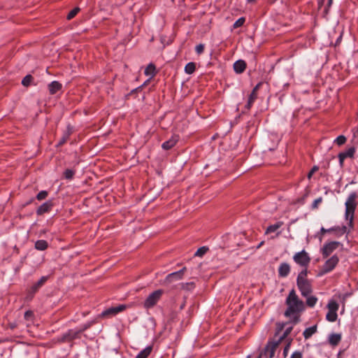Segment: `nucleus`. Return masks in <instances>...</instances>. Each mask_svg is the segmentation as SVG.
<instances>
[{
    "instance_id": "obj_32",
    "label": "nucleus",
    "mask_w": 358,
    "mask_h": 358,
    "mask_svg": "<svg viewBox=\"0 0 358 358\" xmlns=\"http://www.w3.org/2000/svg\"><path fill=\"white\" fill-rule=\"evenodd\" d=\"M292 329V327L287 328L285 331L283 332V334L278 338V340L281 343L284 339H285L288 336V335L291 333Z\"/></svg>"
},
{
    "instance_id": "obj_24",
    "label": "nucleus",
    "mask_w": 358,
    "mask_h": 358,
    "mask_svg": "<svg viewBox=\"0 0 358 358\" xmlns=\"http://www.w3.org/2000/svg\"><path fill=\"white\" fill-rule=\"evenodd\" d=\"M283 224L282 222H278L274 224H271L268 226L266 230V234H271L277 231L279 228H280Z\"/></svg>"
},
{
    "instance_id": "obj_11",
    "label": "nucleus",
    "mask_w": 358,
    "mask_h": 358,
    "mask_svg": "<svg viewBox=\"0 0 358 358\" xmlns=\"http://www.w3.org/2000/svg\"><path fill=\"white\" fill-rule=\"evenodd\" d=\"M125 305H120L116 307L110 308L102 313V316H107L109 315H115L120 312H122L126 309Z\"/></svg>"
},
{
    "instance_id": "obj_31",
    "label": "nucleus",
    "mask_w": 358,
    "mask_h": 358,
    "mask_svg": "<svg viewBox=\"0 0 358 358\" xmlns=\"http://www.w3.org/2000/svg\"><path fill=\"white\" fill-rule=\"evenodd\" d=\"M181 288L186 290H192L195 287V284L193 282H182L181 283Z\"/></svg>"
},
{
    "instance_id": "obj_13",
    "label": "nucleus",
    "mask_w": 358,
    "mask_h": 358,
    "mask_svg": "<svg viewBox=\"0 0 358 358\" xmlns=\"http://www.w3.org/2000/svg\"><path fill=\"white\" fill-rule=\"evenodd\" d=\"M157 303V290L154 291L145 301L144 307L150 308L153 307Z\"/></svg>"
},
{
    "instance_id": "obj_8",
    "label": "nucleus",
    "mask_w": 358,
    "mask_h": 358,
    "mask_svg": "<svg viewBox=\"0 0 358 358\" xmlns=\"http://www.w3.org/2000/svg\"><path fill=\"white\" fill-rule=\"evenodd\" d=\"M80 331H69L66 334H64L60 338L58 339L61 343H69L77 338Z\"/></svg>"
},
{
    "instance_id": "obj_12",
    "label": "nucleus",
    "mask_w": 358,
    "mask_h": 358,
    "mask_svg": "<svg viewBox=\"0 0 358 358\" xmlns=\"http://www.w3.org/2000/svg\"><path fill=\"white\" fill-rule=\"evenodd\" d=\"M290 273V266L286 263H281L278 268V275L280 278L287 277Z\"/></svg>"
},
{
    "instance_id": "obj_50",
    "label": "nucleus",
    "mask_w": 358,
    "mask_h": 358,
    "mask_svg": "<svg viewBox=\"0 0 358 358\" xmlns=\"http://www.w3.org/2000/svg\"><path fill=\"white\" fill-rule=\"evenodd\" d=\"M332 2H333V0H328V3H327V7H326V8L324 10L325 13H328L329 8L331 7V6L332 4Z\"/></svg>"
},
{
    "instance_id": "obj_21",
    "label": "nucleus",
    "mask_w": 358,
    "mask_h": 358,
    "mask_svg": "<svg viewBox=\"0 0 358 358\" xmlns=\"http://www.w3.org/2000/svg\"><path fill=\"white\" fill-rule=\"evenodd\" d=\"M49 91L51 94H55L61 90L62 85L57 81H53L48 85Z\"/></svg>"
},
{
    "instance_id": "obj_61",
    "label": "nucleus",
    "mask_w": 358,
    "mask_h": 358,
    "mask_svg": "<svg viewBox=\"0 0 358 358\" xmlns=\"http://www.w3.org/2000/svg\"><path fill=\"white\" fill-rule=\"evenodd\" d=\"M262 243H259V245H258V248H260V245H262Z\"/></svg>"
},
{
    "instance_id": "obj_30",
    "label": "nucleus",
    "mask_w": 358,
    "mask_h": 358,
    "mask_svg": "<svg viewBox=\"0 0 358 358\" xmlns=\"http://www.w3.org/2000/svg\"><path fill=\"white\" fill-rule=\"evenodd\" d=\"M338 318V315L336 312H331L328 311V313L326 315V319L327 321L334 322H335Z\"/></svg>"
},
{
    "instance_id": "obj_51",
    "label": "nucleus",
    "mask_w": 358,
    "mask_h": 358,
    "mask_svg": "<svg viewBox=\"0 0 358 358\" xmlns=\"http://www.w3.org/2000/svg\"><path fill=\"white\" fill-rule=\"evenodd\" d=\"M69 138V134H66L65 136H64V137L60 140V141L59 142V145H61L64 144V143L66 141V140H67V138Z\"/></svg>"
},
{
    "instance_id": "obj_39",
    "label": "nucleus",
    "mask_w": 358,
    "mask_h": 358,
    "mask_svg": "<svg viewBox=\"0 0 358 358\" xmlns=\"http://www.w3.org/2000/svg\"><path fill=\"white\" fill-rule=\"evenodd\" d=\"M245 19L244 17H240L234 24L233 27L234 29L238 28L243 25Z\"/></svg>"
},
{
    "instance_id": "obj_52",
    "label": "nucleus",
    "mask_w": 358,
    "mask_h": 358,
    "mask_svg": "<svg viewBox=\"0 0 358 358\" xmlns=\"http://www.w3.org/2000/svg\"><path fill=\"white\" fill-rule=\"evenodd\" d=\"M262 83H259L252 90V92L257 93L258 90L259 89L260 86L262 85Z\"/></svg>"
},
{
    "instance_id": "obj_60",
    "label": "nucleus",
    "mask_w": 358,
    "mask_h": 358,
    "mask_svg": "<svg viewBox=\"0 0 358 358\" xmlns=\"http://www.w3.org/2000/svg\"><path fill=\"white\" fill-rule=\"evenodd\" d=\"M262 355H263L262 354L260 355L257 358H261L262 357Z\"/></svg>"
},
{
    "instance_id": "obj_43",
    "label": "nucleus",
    "mask_w": 358,
    "mask_h": 358,
    "mask_svg": "<svg viewBox=\"0 0 358 358\" xmlns=\"http://www.w3.org/2000/svg\"><path fill=\"white\" fill-rule=\"evenodd\" d=\"M204 50V45L203 44H199L195 48V51L197 54L201 55L203 53Z\"/></svg>"
},
{
    "instance_id": "obj_23",
    "label": "nucleus",
    "mask_w": 358,
    "mask_h": 358,
    "mask_svg": "<svg viewBox=\"0 0 358 358\" xmlns=\"http://www.w3.org/2000/svg\"><path fill=\"white\" fill-rule=\"evenodd\" d=\"M257 99V93L251 92V93L248 97V103L245 105V108L248 110L250 109Z\"/></svg>"
},
{
    "instance_id": "obj_45",
    "label": "nucleus",
    "mask_w": 358,
    "mask_h": 358,
    "mask_svg": "<svg viewBox=\"0 0 358 358\" xmlns=\"http://www.w3.org/2000/svg\"><path fill=\"white\" fill-rule=\"evenodd\" d=\"M34 317V313L32 310H27L24 313V318L26 320H29L30 318Z\"/></svg>"
},
{
    "instance_id": "obj_48",
    "label": "nucleus",
    "mask_w": 358,
    "mask_h": 358,
    "mask_svg": "<svg viewBox=\"0 0 358 358\" xmlns=\"http://www.w3.org/2000/svg\"><path fill=\"white\" fill-rule=\"evenodd\" d=\"M294 315V317H293V320H292V322L294 324H297L300 322V314H295V315Z\"/></svg>"
},
{
    "instance_id": "obj_35",
    "label": "nucleus",
    "mask_w": 358,
    "mask_h": 358,
    "mask_svg": "<svg viewBox=\"0 0 358 358\" xmlns=\"http://www.w3.org/2000/svg\"><path fill=\"white\" fill-rule=\"evenodd\" d=\"M346 137L343 135L338 136L334 141L338 145H342L346 142Z\"/></svg>"
},
{
    "instance_id": "obj_19",
    "label": "nucleus",
    "mask_w": 358,
    "mask_h": 358,
    "mask_svg": "<svg viewBox=\"0 0 358 358\" xmlns=\"http://www.w3.org/2000/svg\"><path fill=\"white\" fill-rule=\"evenodd\" d=\"M341 340V335L339 334H331L329 337V343L333 345H337Z\"/></svg>"
},
{
    "instance_id": "obj_59",
    "label": "nucleus",
    "mask_w": 358,
    "mask_h": 358,
    "mask_svg": "<svg viewBox=\"0 0 358 358\" xmlns=\"http://www.w3.org/2000/svg\"><path fill=\"white\" fill-rule=\"evenodd\" d=\"M154 41V37H152V38L150 39V41Z\"/></svg>"
},
{
    "instance_id": "obj_9",
    "label": "nucleus",
    "mask_w": 358,
    "mask_h": 358,
    "mask_svg": "<svg viewBox=\"0 0 358 358\" xmlns=\"http://www.w3.org/2000/svg\"><path fill=\"white\" fill-rule=\"evenodd\" d=\"M297 287L303 296H308L312 292V286L309 281L297 285Z\"/></svg>"
},
{
    "instance_id": "obj_47",
    "label": "nucleus",
    "mask_w": 358,
    "mask_h": 358,
    "mask_svg": "<svg viewBox=\"0 0 358 358\" xmlns=\"http://www.w3.org/2000/svg\"><path fill=\"white\" fill-rule=\"evenodd\" d=\"M291 358H302V353L299 351H295L291 355Z\"/></svg>"
},
{
    "instance_id": "obj_2",
    "label": "nucleus",
    "mask_w": 358,
    "mask_h": 358,
    "mask_svg": "<svg viewBox=\"0 0 358 358\" xmlns=\"http://www.w3.org/2000/svg\"><path fill=\"white\" fill-rule=\"evenodd\" d=\"M357 193L352 192L350 194L345 201V217L347 220H349V225L352 227L353 225L354 213L357 206L356 199Z\"/></svg>"
},
{
    "instance_id": "obj_7",
    "label": "nucleus",
    "mask_w": 358,
    "mask_h": 358,
    "mask_svg": "<svg viewBox=\"0 0 358 358\" xmlns=\"http://www.w3.org/2000/svg\"><path fill=\"white\" fill-rule=\"evenodd\" d=\"M355 153V148L351 147L345 152H340L338 155L341 167L343 166L344 160L346 158H353Z\"/></svg>"
},
{
    "instance_id": "obj_33",
    "label": "nucleus",
    "mask_w": 358,
    "mask_h": 358,
    "mask_svg": "<svg viewBox=\"0 0 358 358\" xmlns=\"http://www.w3.org/2000/svg\"><path fill=\"white\" fill-rule=\"evenodd\" d=\"M80 11V8L76 7L71 10L66 16L67 20H70L73 19Z\"/></svg>"
},
{
    "instance_id": "obj_4",
    "label": "nucleus",
    "mask_w": 358,
    "mask_h": 358,
    "mask_svg": "<svg viewBox=\"0 0 358 358\" xmlns=\"http://www.w3.org/2000/svg\"><path fill=\"white\" fill-rule=\"evenodd\" d=\"M293 259L297 264L300 265L305 268H307V266L309 265L310 262V257L308 254L303 250L301 252H296L294 257Z\"/></svg>"
},
{
    "instance_id": "obj_53",
    "label": "nucleus",
    "mask_w": 358,
    "mask_h": 358,
    "mask_svg": "<svg viewBox=\"0 0 358 358\" xmlns=\"http://www.w3.org/2000/svg\"><path fill=\"white\" fill-rule=\"evenodd\" d=\"M8 326L10 329H13L17 327V324L16 322H10L8 323Z\"/></svg>"
},
{
    "instance_id": "obj_5",
    "label": "nucleus",
    "mask_w": 358,
    "mask_h": 358,
    "mask_svg": "<svg viewBox=\"0 0 358 358\" xmlns=\"http://www.w3.org/2000/svg\"><path fill=\"white\" fill-rule=\"evenodd\" d=\"M339 262V258L337 255H333L329 259H327L322 266V271L320 272L318 275H322L331 271Z\"/></svg>"
},
{
    "instance_id": "obj_28",
    "label": "nucleus",
    "mask_w": 358,
    "mask_h": 358,
    "mask_svg": "<svg viewBox=\"0 0 358 358\" xmlns=\"http://www.w3.org/2000/svg\"><path fill=\"white\" fill-rule=\"evenodd\" d=\"M196 65L194 62H189L185 66V71L187 74H192L195 71Z\"/></svg>"
},
{
    "instance_id": "obj_29",
    "label": "nucleus",
    "mask_w": 358,
    "mask_h": 358,
    "mask_svg": "<svg viewBox=\"0 0 358 358\" xmlns=\"http://www.w3.org/2000/svg\"><path fill=\"white\" fill-rule=\"evenodd\" d=\"M306 305L309 307H314L317 301V298L314 296H306Z\"/></svg>"
},
{
    "instance_id": "obj_27",
    "label": "nucleus",
    "mask_w": 358,
    "mask_h": 358,
    "mask_svg": "<svg viewBox=\"0 0 358 358\" xmlns=\"http://www.w3.org/2000/svg\"><path fill=\"white\" fill-rule=\"evenodd\" d=\"M338 307H339V306H338V303L334 300H331L327 304V308L329 309V311L337 313V310H338Z\"/></svg>"
},
{
    "instance_id": "obj_55",
    "label": "nucleus",
    "mask_w": 358,
    "mask_h": 358,
    "mask_svg": "<svg viewBox=\"0 0 358 358\" xmlns=\"http://www.w3.org/2000/svg\"><path fill=\"white\" fill-rule=\"evenodd\" d=\"M14 250L15 251V252L17 254L20 253V250H19V248L16 245L14 247Z\"/></svg>"
},
{
    "instance_id": "obj_16",
    "label": "nucleus",
    "mask_w": 358,
    "mask_h": 358,
    "mask_svg": "<svg viewBox=\"0 0 358 358\" xmlns=\"http://www.w3.org/2000/svg\"><path fill=\"white\" fill-rule=\"evenodd\" d=\"M52 206V203L50 201L43 203L41 206H40L37 210L36 213L38 215H41L47 212H48Z\"/></svg>"
},
{
    "instance_id": "obj_34",
    "label": "nucleus",
    "mask_w": 358,
    "mask_h": 358,
    "mask_svg": "<svg viewBox=\"0 0 358 358\" xmlns=\"http://www.w3.org/2000/svg\"><path fill=\"white\" fill-rule=\"evenodd\" d=\"M32 80H33V77L31 75H27L22 80V84L24 87H28L31 84Z\"/></svg>"
},
{
    "instance_id": "obj_3",
    "label": "nucleus",
    "mask_w": 358,
    "mask_h": 358,
    "mask_svg": "<svg viewBox=\"0 0 358 358\" xmlns=\"http://www.w3.org/2000/svg\"><path fill=\"white\" fill-rule=\"evenodd\" d=\"M280 343L278 340L269 339L263 350L262 355L268 358H273L276 349Z\"/></svg>"
},
{
    "instance_id": "obj_10",
    "label": "nucleus",
    "mask_w": 358,
    "mask_h": 358,
    "mask_svg": "<svg viewBox=\"0 0 358 358\" xmlns=\"http://www.w3.org/2000/svg\"><path fill=\"white\" fill-rule=\"evenodd\" d=\"M185 271H186V267H183L180 271L171 273L166 276V280L168 282H171L173 280H180L182 278V276H183Z\"/></svg>"
},
{
    "instance_id": "obj_46",
    "label": "nucleus",
    "mask_w": 358,
    "mask_h": 358,
    "mask_svg": "<svg viewBox=\"0 0 358 358\" xmlns=\"http://www.w3.org/2000/svg\"><path fill=\"white\" fill-rule=\"evenodd\" d=\"M318 169H319L318 166H314L311 169V170L310 171V172L308 173V178L310 179V178L312 177L313 174L315 172H316L317 171H318Z\"/></svg>"
},
{
    "instance_id": "obj_57",
    "label": "nucleus",
    "mask_w": 358,
    "mask_h": 358,
    "mask_svg": "<svg viewBox=\"0 0 358 358\" xmlns=\"http://www.w3.org/2000/svg\"><path fill=\"white\" fill-rule=\"evenodd\" d=\"M163 292L161 289H158V299L162 294Z\"/></svg>"
},
{
    "instance_id": "obj_25",
    "label": "nucleus",
    "mask_w": 358,
    "mask_h": 358,
    "mask_svg": "<svg viewBox=\"0 0 358 358\" xmlns=\"http://www.w3.org/2000/svg\"><path fill=\"white\" fill-rule=\"evenodd\" d=\"M48 243L45 240L37 241L35 243V248L38 250H45L48 248Z\"/></svg>"
},
{
    "instance_id": "obj_42",
    "label": "nucleus",
    "mask_w": 358,
    "mask_h": 358,
    "mask_svg": "<svg viewBox=\"0 0 358 358\" xmlns=\"http://www.w3.org/2000/svg\"><path fill=\"white\" fill-rule=\"evenodd\" d=\"M337 229H340V227H331V228L328 229H326L324 227H322L320 231H321L322 234H324V233H327V232L336 231H337Z\"/></svg>"
},
{
    "instance_id": "obj_36",
    "label": "nucleus",
    "mask_w": 358,
    "mask_h": 358,
    "mask_svg": "<svg viewBox=\"0 0 358 358\" xmlns=\"http://www.w3.org/2000/svg\"><path fill=\"white\" fill-rule=\"evenodd\" d=\"M208 250V248L203 246L197 250V251L195 252V256L202 257L207 252Z\"/></svg>"
},
{
    "instance_id": "obj_40",
    "label": "nucleus",
    "mask_w": 358,
    "mask_h": 358,
    "mask_svg": "<svg viewBox=\"0 0 358 358\" xmlns=\"http://www.w3.org/2000/svg\"><path fill=\"white\" fill-rule=\"evenodd\" d=\"M64 175L66 179H71L73 177L74 171H72L71 169H66L64 172Z\"/></svg>"
},
{
    "instance_id": "obj_15",
    "label": "nucleus",
    "mask_w": 358,
    "mask_h": 358,
    "mask_svg": "<svg viewBox=\"0 0 358 358\" xmlns=\"http://www.w3.org/2000/svg\"><path fill=\"white\" fill-rule=\"evenodd\" d=\"M246 63L244 60H237L234 64V70L236 73H242L246 69Z\"/></svg>"
},
{
    "instance_id": "obj_62",
    "label": "nucleus",
    "mask_w": 358,
    "mask_h": 358,
    "mask_svg": "<svg viewBox=\"0 0 358 358\" xmlns=\"http://www.w3.org/2000/svg\"><path fill=\"white\" fill-rule=\"evenodd\" d=\"M262 243H259V245H258V248H260V245H262Z\"/></svg>"
},
{
    "instance_id": "obj_37",
    "label": "nucleus",
    "mask_w": 358,
    "mask_h": 358,
    "mask_svg": "<svg viewBox=\"0 0 358 358\" xmlns=\"http://www.w3.org/2000/svg\"><path fill=\"white\" fill-rule=\"evenodd\" d=\"M276 326L277 327H276V330H275V336H277L283 330V329L285 327V323L278 322L276 324Z\"/></svg>"
},
{
    "instance_id": "obj_22",
    "label": "nucleus",
    "mask_w": 358,
    "mask_h": 358,
    "mask_svg": "<svg viewBox=\"0 0 358 358\" xmlns=\"http://www.w3.org/2000/svg\"><path fill=\"white\" fill-rule=\"evenodd\" d=\"M48 280L47 276H43L36 284L31 288V292L34 294L37 292L38 289L41 287Z\"/></svg>"
},
{
    "instance_id": "obj_56",
    "label": "nucleus",
    "mask_w": 358,
    "mask_h": 358,
    "mask_svg": "<svg viewBox=\"0 0 358 358\" xmlns=\"http://www.w3.org/2000/svg\"><path fill=\"white\" fill-rule=\"evenodd\" d=\"M324 2V0H319L318 1V4H319V6H321Z\"/></svg>"
},
{
    "instance_id": "obj_54",
    "label": "nucleus",
    "mask_w": 358,
    "mask_h": 358,
    "mask_svg": "<svg viewBox=\"0 0 358 358\" xmlns=\"http://www.w3.org/2000/svg\"><path fill=\"white\" fill-rule=\"evenodd\" d=\"M342 36H343V34H341L340 36L338 37L336 43H335V45H334L335 46H337V45H338L340 44V43H341V41L342 40Z\"/></svg>"
},
{
    "instance_id": "obj_58",
    "label": "nucleus",
    "mask_w": 358,
    "mask_h": 358,
    "mask_svg": "<svg viewBox=\"0 0 358 358\" xmlns=\"http://www.w3.org/2000/svg\"><path fill=\"white\" fill-rule=\"evenodd\" d=\"M256 0H247L248 3H254Z\"/></svg>"
},
{
    "instance_id": "obj_20",
    "label": "nucleus",
    "mask_w": 358,
    "mask_h": 358,
    "mask_svg": "<svg viewBox=\"0 0 358 358\" xmlns=\"http://www.w3.org/2000/svg\"><path fill=\"white\" fill-rule=\"evenodd\" d=\"M308 274L307 268H304L302 270L298 275L296 278V285H299L301 283L308 282V279L306 278Z\"/></svg>"
},
{
    "instance_id": "obj_14",
    "label": "nucleus",
    "mask_w": 358,
    "mask_h": 358,
    "mask_svg": "<svg viewBox=\"0 0 358 358\" xmlns=\"http://www.w3.org/2000/svg\"><path fill=\"white\" fill-rule=\"evenodd\" d=\"M155 70L156 67L154 64L150 63L149 65H148V66L145 68L144 71V73L146 76H148L149 78L148 79L147 81L144 83V85H146L150 80V79H152L155 76Z\"/></svg>"
},
{
    "instance_id": "obj_38",
    "label": "nucleus",
    "mask_w": 358,
    "mask_h": 358,
    "mask_svg": "<svg viewBox=\"0 0 358 358\" xmlns=\"http://www.w3.org/2000/svg\"><path fill=\"white\" fill-rule=\"evenodd\" d=\"M292 341H293L292 338H289L287 340V343L286 344V345L285 346V348L283 349V355L285 357L287 356L288 351L290 348Z\"/></svg>"
},
{
    "instance_id": "obj_26",
    "label": "nucleus",
    "mask_w": 358,
    "mask_h": 358,
    "mask_svg": "<svg viewBox=\"0 0 358 358\" xmlns=\"http://www.w3.org/2000/svg\"><path fill=\"white\" fill-rule=\"evenodd\" d=\"M152 350V346H148L146 348H145L143 350H142L136 357V358H147L151 353Z\"/></svg>"
},
{
    "instance_id": "obj_17",
    "label": "nucleus",
    "mask_w": 358,
    "mask_h": 358,
    "mask_svg": "<svg viewBox=\"0 0 358 358\" xmlns=\"http://www.w3.org/2000/svg\"><path fill=\"white\" fill-rule=\"evenodd\" d=\"M317 324L313 325L310 327L306 328L303 332V336L304 338L305 339L310 338L314 334H315L317 332Z\"/></svg>"
},
{
    "instance_id": "obj_41",
    "label": "nucleus",
    "mask_w": 358,
    "mask_h": 358,
    "mask_svg": "<svg viewBox=\"0 0 358 358\" xmlns=\"http://www.w3.org/2000/svg\"><path fill=\"white\" fill-rule=\"evenodd\" d=\"M48 196L46 191H41L36 195V199L39 201L45 199Z\"/></svg>"
},
{
    "instance_id": "obj_6",
    "label": "nucleus",
    "mask_w": 358,
    "mask_h": 358,
    "mask_svg": "<svg viewBox=\"0 0 358 358\" xmlns=\"http://www.w3.org/2000/svg\"><path fill=\"white\" fill-rule=\"evenodd\" d=\"M341 243L338 241H331L324 245L322 249V254L324 258L329 256L335 250H336Z\"/></svg>"
},
{
    "instance_id": "obj_44",
    "label": "nucleus",
    "mask_w": 358,
    "mask_h": 358,
    "mask_svg": "<svg viewBox=\"0 0 358 358\" xmlns=\"http://www.w3.org/2000/svg\"><path fill=\"white\" fill-rule=\"evenodd\" d=\"M322 197L316 199L313 203H312V208L315 209L318 207V205L322 202Z\"/></svg>"
},
{
    "instance_id": "obj_49",
    "label": "nucleus",
    "mask_w": 358,
    "mask_h": 358,
    "mask_svg": "<svg viewBox=\"0 0 358 358\" xmlns=\"http://www.w3.org/2000/svg\"><path fill=\"white\" fill-rule=\"evenodd\" d=\"M336 231L340 232L341 234H344L347 232V227L343 226L342 227H340V229H337Z\"/></svg>"
},
{
    "instance_id": "obj_18",
    "label": "nucleus",
    "mask_w": 358,
    "mask_h": 358,
    "mask_svg": "<svg viewBox=\"0 0 358 358\" xmlns=\"http://www.w3.org/2000/svg\"><path fill=\"white\" fill-rule=\"evenodd\" d=\"M177 141H178L177 137L172 136L170 139L165 141L162 144V147L164 150H168L171 149V148H173L176 145Z\"/></svg>"
},
{
    "instance_id": "obj_1",
    "label": "nucleus",
    "mask_w": 358,
    "mask_h": 358,
    "mask_svg": "<svg viewBox=\"0 0 358 358\" xmlns=\"http://www.w3.org/2000/svg\"><path fill=\"white\" fill-rule=\"evenodd\" d=\"M287 308L285 311V316L291 317L292 315L300 314L305 309V305L303 301L300 300L296 294L294 289H292L285 301Z\"/></svg>"
}]
</instances>
